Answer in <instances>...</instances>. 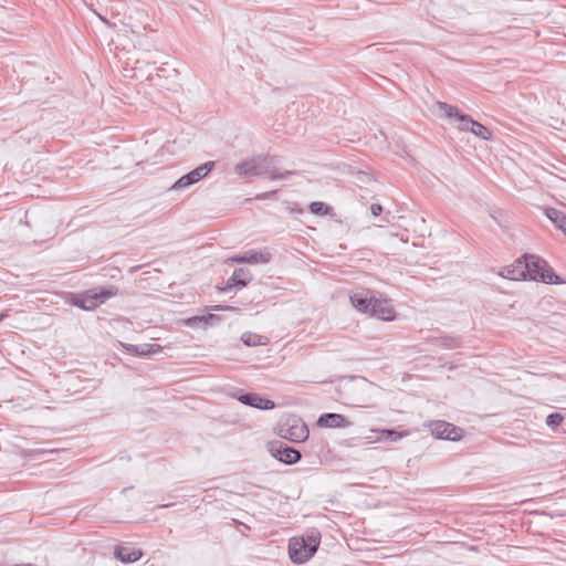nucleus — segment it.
<instances>
[{"label":"nucleus","instance_id":"obj_5","mask_svg":"<svg viewBox=\"0 0 566 566\" xmlns=\"http://www.w3.org/2000/svg\"><path fill=\"white\" fill-rule=\"evenodd\" d=\"M277 433L281 438L294 443L306 441L310 434L306 423L297 417H289L280 423Z\"/></svg>","mask_w":566,"mask_h":566},{"label":"nucleus","instance_id":"obj_11","mask_svg":"<svg viewBox=\"0 0 566 566\" xmlns=\"http://www.w3.org/2000/svg\"><path fill=\"white\" fill-rule=\"evenodd\" d=\"M238 400L243 405H247V406H250V407H253L256 409H261V410H270L275 407V403L272 400L264 398V397L260 396L259 394H252V392L242 394V395L238 396Z\"/></svg>","mask_w":566,"mask_h":566},{"label":"nucleus","instance_id":"obj_10","mask_svg":"<svg viewBox=\"0 0 566 566\" xmlns=\"http://www.w3.org/2000/svg\"><path fill=\"white\" fill-rule=\"evenodd\" d=\"M369 314L382 321H392L395 318L396 313L394 306L388 300H380L374 297Z\"/></svg>","mask_w":566,"mask_h":566},{"label":"nucleus","instance_id":"obj_19","mask_svg":"<svg viewBox=\"0 0 566 566\" xmlns=\"http://www.w3.org/2000/svg\"><path fill=\"white\" fill-rule=\"evenodd\" d=\"M137 356L147 357L160 353L163 347L159 344H140L137 345Z\"/></svg>","mask_w":566,"mask_h":566},{"label":"nucleus","instance_id":"obj_3","mask_svg":"<svg viewBox=\"0 0 566 566\" xmlns=\"http://www.w3.org/2000/svg\"><path fill=\"white\" fill-rule=\"evenodd\" d=\"M118 289L109 286L107 289H92L72 298V304L85 310L92 311L98 305L104 304L108 298L117 295Z\"/></svg>","mask_w":566,"mask_h":566},{"label":"nucleus","instance_id":"obj_1","mask_svg":"<svg viewBox=\"0 0 566 566\" xmlns=\"http://www.w3.org/2000/svg\"><path fill=\"white\" fill-rule=\"evenodd\" d=\"M276 164L277 160L273 156H253L238 163L234 166V172L240 178L244 179L268 176L269 178L276 180L291 175L290 171L282 172Z\"/></svg>","mask_w":566,"mask_h":566},{"label":"nucleus","instance_id":"obj_28","mask_svg":"<svg viewBox=\"0 0 566 566\" xmlns=\"http://www.w3.org/2000/svg\"><path fill=\"white\" fill-rule=\"evenodd\" d=\"M122 346L125 348V350L127 353L137 356V350H138L137 345L122 343Z\"/></svg>","mask_w":566,"mask_h":566},{"label":"nucleus","instance_id":"obj_22","mask_svg":"<svg viewBox=\"0 0 566 566\" xmlns=\"http://www.w3.org/2000/svg\"><path fill=\"white\" fill-rule=\"evenodd\" d=\"M214 166H216L214 161H207V163L198 166L193 170H191V172L193 174L197 181H199L202 178H205L213 169Z\"/></svg>","mask_w":566,"mask_h":566},{"label":"nucleus","instance_id":"obj_4","mask_svg":"<svg viewBox=\"0 0 566 566\" xmlns=\"http://www.w3.org/2000/svg\"><path fill=\"white\" fill-rule=\"evenodd\" d=\"M527 262V279L537 282H544L547 284H558L560 283L559 277L554 271L547 268V264L544 260L536 255H526Z\"/></svg>","mask_w":566,"mask_h":566},{"label":"nucleus","instance_id":"obj_13","mask_svg":"<svg viewBox=\"0 0 566 566\" xmlns=\"http://www.w3.org/2000/svg\"><path fill=\"white\" fill-rule=\"evenodd\" d=\"M317 424L327 428H346L349 427L352 422L343 415L329 412L321 415Z\"/></svg>","mask_w":566,"mask_h":566},{"label":"nucleus","instance_id":"obj_26","mask_svg":"<svg viewBox=\"0 0 566 566\" xmlns=\"http://www.w3.org/2000/svg\"><path fill=\"white\" fill-rule=\"evenodd\" d=\"M441 345L446 348H455L459 346V342L454 338L444 337L441 339Z\"/></svg>","mask_w":566,"mask_h":566},{"label":"nucleus","instance_id":"obj_25","mask_svg":"<svg viewBox=\"0 0 566 566\" xmlns=\"http://www.w3.org/2000/svg\"><path fill=\"white\" fill-rule=\"evenodd\" d=\"M328 210V207L321 201H314L310 205V211L314 214H326Z\"/></svg>","mask_w":566,"mask_h":566},{"label":"nucleus","instance_id":"obj_30","mask_svg":"<svg viewBox=\"0 0 566 566\" xmlns=\"http://www.w3.org/2000/svg\"><path fill=\"white\" fill-rule=\"evenodd\" d=\"M207 319L208 318L203 317V316H195V317L189 318L188 323L192 324V323H196V322H202V321H207Z\"/></svg>","mask_w":566,"mask_h":566},{"label":"nucleus","instance_id":"obj_27","mask_svg":"<svg viewBox=\"0 0 566 566\" xmlns=\"http://www.w3.org/2000/svg\"><path fill=\"white\" fill-rule=\"evenodd\" d=\"M232 287H239V283H237V280L233 275L229 277L224 284L223 287H221L222 291H230Z\"/></svg>","mask_w":566,"mask_h":566},{"label":"nucleus","instance_id":"obj_6","mask_svg":"<svg viewBox=\"0 0 566 566\" xmlns=\"http://www.w3.org/2000/svg\"><path fill=\"white\" fill-rule=\"evenodd\" d=\"M429 427L432 436L438 439L458 441L462 438V429L447 421H432Z\"/></svg>","mask_w":566,"mask_h":566},{"label":"nucleus","instance_id":"obj_15","mask_svg":"<svg viewBox=\"0 0 566 566\" xmlns=\"http://www.w3.org/2000/svg\"><path fill=\"white\" fill-rule=\"evenodd\" d=\"M114 555L116 559L128 564L138 560L143 556V553L139 549H130L128 547L117 546L115 548Z\"/></svg>","mask_w":566,"mask_h":566},{"label":"nucleus","instance_id":"obj_18","mask_svg":"<svg viewBox=\"0 0 566 566\" xmlns=\"http://www.w3.org/2000/svg\"><path fill=\"white\" fill-rule=\"evenodd\" d=\"M237 283H239V287H244L252 280V274L248 269L239 268L234 270L233 274Z\"/></svg>","mask_w":566,"mask_h":566},{"label":"nucleus","instance_id":"obj_16","mask_svg":"<svg viewBox=\"0 0 566 566\" xmlns=\"http://www.w3.org/2000/svg\"><path fill=\"white\" fill-rule=\"evenodd\" d=\"M241 340L243 342L244 345L249 347L266 345L269 342L268 337L252 332L243 333L241 336Z\"/></svg>","mask_w":566,"mask_h":566},{"label":"nucleus","instance_id":"obj_23","mask_svg":"<svg viewBox=\"0 0 566 566\" xmlns=\"http://www.w3.org/2000/svg\"><path fill=\"white\" fill-rule=\"evenodd\" d=\"M380 434H381V438L382 440H390V441H398L400 440L405 434L401 433V432H398L396 430H392V429H384V430H380Z\"/></svg>","mask_w":566,"mask_h":566},{"label":"nucleus","instance_id":"obj_31","mask_svg":"<svg viewBox=\"0 0 566 566\" xmlns=\"http://www.w3.org/2000/svg\"><path fill=\"white\" fill-rule=\"evenodd\" d=\"M7 316V313H0V322H2Z\"/></svg>","mask_w":566,"mask_h":566},{"label":"nucleus","instance_id":"obj_32","mask_svg":"<svg viewBox=\"0 0 566 566\" xmlns=\"http://www.w3.org/2000/svg\"><path fill=\"white\" fill-rule=\"evenodd\" d=\"M401 150H402V151H401V153H399L401 156H402V154H407V150H406V148H405V147H402V149H401Z\"/></svg>","mask_w":566,"mask_h":566},{"label":"nucleus","instance_id":"obj_17","mask_svg":"<svg viewBox=\"0 0 566 566\" xmlns=\"http://www.w3.org/2000/svg\"><path fill=\"white\" fill-rule=\"evenodd\" d=\"M546 216L566 234V216L563 212L551 208L546 210Z\"/></svg>","mask_w":566,"mask_h":566},{"label":"nucleus","instance_id":"obj_21","mask_svg":"<svg viewBox=\"0 0 566 566\" xmlns=\"http://www.w3.org/2000/svg\"><path fill=\"white\" fill-rule=\"evenodd\" d=\"M198 182L195 178L193 174L189 171L188 174L180 177L171 187L174 190L185 189L193 184Z\"/></svg>","mask_w":566,"mask_h":566},{"label":"nucleus","instance_id":"obj_12","mask_svg":"<svg viewBox=\"0 0 566 566\" xmlns=\"http://www.w3.org/2000/svg\"><path fill=\"white\" fill-rule=\"evenodd\" d=\"M527 262H526V255H524L521 259H517L513 264L505 268L504 272H502V275L504 277H507L510 280H527Z\"/></svg>","mask_w":566,"mask_h":566},{"label":"nucleus","instance_id":"obj_24","mask_svg":"<svg viewBox=\"0 0 566 566\" xmlns=\"http://www.w3.org/2000/svg\"><path fill=\"white\" fill-rule=\"evenodd\" d=\"M564 421V416L562 413L555 412L551 413L546 418V426L555 429Z\"/></svg>","mask_w":566,"mask_h":566},{"label":"nucleus","instance_id":"obj_2","mask_svg":"<svg viewBox=\"0 0 566 566\" xmlns=\"http://www.w3.org/2000/svg\"><path fill=\"white\" fill-rule=\"evenodd\" d=\"M321 543V533L316 528L306 531L303 536L293 537L289 544L290 558L294 563H305L317 551Z\"/></svg>","mask_w":566,"mask_h":566},{"label":"nucleus","instance_id":"obj_8","mask_svg":"<svg viewBox=\"0 0 566 566\" xmlns=\"http://www.w3.org/2000/svg\"><path fill=\"white\" fill-rule=\"evenodd\" d=\"M272 254L268 249L249 250L241 255L229 258L227 263H249V264H266L271 261Z\"/></svg>","mask_w":566,"mask_h":566},{"label":"nucleus","instance_id":"obj_14","mask_svg":"<svg viewBox=\"0 0 566 566\" xmlns=\"http://www.w3.org/2000/svg\"><path fill=\"white\" fill-rule=\"evenodd\" d=\"M352 305L361 313H369L374 296L369 291L356 292L349 296Z\"/></svg>","mask_w":566,"mask_h":566},{"label":"nucleus","instance_id":"obj_29","mask_svg":"<svg viewBox=\"0 0 566 566\" xmlns=\"http://www.w3.org/2000/svg\"><path fill=\"white\" fill-rule=\"evenodd\" d=\"M370 211L374 216H379L382 211V207L378 203H373L370 207Z\"/></svg>","mask_w":566,"mask_h":566},{"label":"nucleus","instance_id":"obj_7","mask_svg":"<svg viewBox=\"0 0 566 566\" xmlns=\"http://www.w3.org/2000/svg\"><path fill=\"white\" fill-rule=\"evenodd\" d=\"M271 454L285 464H294L301 459V452L282 441H275L270 444Z\"/></svg>","mask_w":566,"mask_h":566},{"label":"nucleus","instance_id":"obj_9","mask_svg":"<svg viewBox=\"0 0 566 566\" xmlns=\"http://www.w3.org/2000/svg\"><path fill=\"white\" fill-rule=\"evenodd\" d=\"M437 107L446 117H455L460 123L459 129L471 132V123L474 120L469 115L461 114L457 107L442 102H438Z\"/></svg>","mask_w":566,"mask_h":566},{"label":"nucleus","instance_id":"obj_20","mask_svg":"<svg viewBox=\"0 0 566 566\" xmlns=\"http://www.w3.org/2000/svg\"><path fill=\"white\" fill-rule=\"evenodd\" d=\"M471 133L484 140H490L492 137V133L479 122L471 123Z\"/></svg>","mask_w":566,"mask_h":566}]
</instances>
